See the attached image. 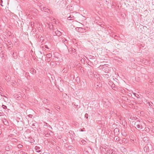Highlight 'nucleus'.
Instances as JSON below:
<instances>
[{"label":"nucleus","mask_w":154,"mask_h":154,"mask_svg":"<svg viewBox=\"0 0 154 154\" xmlns=\"http://www.w3.org/2000/svg\"><path fill=\"white\" fill-rule=\"evenodd\" d=\"M154 146L150 143L147 144L144 148V150L146 152H149L150 154L153 152Z\"/></svg>","instance_id":"nucleus-1"},{"label":"nucleus","mask_w":154,"mask_h":154,"mask_svg":"<svg viewBox=\"0 0 154 154\" xmlns=\"http://www.w3.org/2000/svg\"><path fill=\"white\" fill-rule=\"evenodd\" d=\"M143 123L141 122L137 121V122H135L134 125L136 126V127H137L138 128L142 129L143 128Z\"/></svg>","instance_id":"nucleus-2"},{"label":"nucleus","mask_w":154,"mask_h":154,"mask_svg":"<svg viewBox=\"0 0 154 154\" xmlns=\"http://www.w3.org/2000/svg\"><path fill=\"white\" fill-rule=\"evenodd\" d=\"M54 56L53 57H54L55 58H54V59L56 61H58L59 60L58 57L60 56L59 54L57 53L56 52L54 54Z\"/></svg>","instance_id":"nucleus-3"},{"label":"nucleus","mask_w":154,"mask_h":154,"mask_svg":"<svg viewBox=\"0 0 154 154\" xmlns=\"http://www.w3.org/2000/svg\"><path fill=\"white\" fill-rule=\"evenodd\" d=\"M102 86V84L100 83H95L94 85V87L96 88V89L100 88Z\"/></svg>","instance_id":"nucleus-4"},{"label":"nucleus","mask_w":154,"mask_h":154,"mask_svg":"<svg viewBox=\"0 0 154 154\" xmlns=\"http://www.w3.org/2000/svg\"><path fill=\"white\" fill-rule=\"evenodd\" d=\"M114 135L115 136H117L119 134V128H116L114 130Z\"/></svg>","instance_id":"nucleus-5"},{"label":"nucleus","mask_w":154,"mask_h":154,"mask_svg":"<svg viewBox=\"0 0 154 154\" xmlns=\"http://www.w3.org/2000/svg\"><path fill=\"white\" fill-rule=\"evenodd\" d=\"M104 149L105 150V151H106L107 153L109 154H112L113 151L112 149H109L106 148Z\"/></svg>","instance_id":"nucleus-6"},{"label":"nucleus","mask_w":154,"mask_h":154,"mask_svg":"<svg viewBox=\"0 0 154 154\" xmlns=\"http://www.w3.org/2000/svg\"><path fill=\"white\" fill-rule=\"evenodd\" d=\"M35 149L37 152H40L41 151V148L39 146H35Z\"/></svg>","instance_id":"nucleus-7"},{"label":"nucleus","mask_w":154,"mask_h":154,"mask_svg":"<svg viewBox=\"0 0 154 154\" xmlns=\"http://www.w3.org/2000/svg\"><path fill=\"white\" fill-rule=\"evenodd\" d=\"M38 6H39V8H40L41 11L43 10V9L44 6L43 5L40 3H39L37 5Z\"/></svg>","instance_id":"nucleus-8"},{"label":"nucleus","mask_w":154,"mask_h":154,"mask_svg":"<svg viewBox=\"0 0 154 154\" xmlns=\"http://www.w3.org/2000/svg\"><path fill=\"white\" fill-rule=\"evenodd\" d=\"M30 72L31 73L34 74L36 73V70L34 69V68H31L30 70Z\"/></svg>","instance_id":"nucleus-9"},{"label":"nucleus","mask_w":154,"mask_h":154,"mask_svg":"<svg viewBox=\"0 0 154 154\" xmlns=\"http://www.w3.org/2000/svg\"><path fill=\"white\" fill-rule=\"evenodd\" d=\"M61 41L62 42H64V44L65 45H66L65 44L66 42H67V40L65 38H61Z\"/></svg>","instance_id":"nucleus-10"},{"label":"nucleus","mask_w":154,"mask_h":154,"mask_svg":"<svg viewBox=\"0 0 154 154\" xmlns=\"http://www.w3.org/2000/svg\"><path fill=\"white\" fill-rule=\"evenodd\" d=\"M50 10V9H49L47 8H46L45 7H43V9L42 11H44L48 13L49 12Z\"/></svg>","instance_id":"nucleus-11"},{"label":"nucleus","mask_w":154,"mask_h":154,"mask_svg":"<svg viewBox=\"0 0 154 154\" xmlns=\"http://www.w3.org/2000/svg\"><path fill=\"white\" fill-rule=\"evenodd\" d=\"M74 18V17L72 15H70L69 16L68 18L67 19L68 20H73Z\"/></svg>","instance_id":"nucleus-12"},{"label":"nucleus","mask_w":154,"mask_h":154,"mask_svg":"<svg viewBox=\"0 0 154 154\" xmlns=\"http://www.w3.org/2000/svg\"><path fill=\"white\" fill-rule=\"evenodd\" d=\"M149 140V138L147 137H144L143 138V140L145 142H146Z\"/></svg>","instance_id":"nucleus-13"},{"label":"nucleus","mask_w":154,"mask_h":154,"mask_svg":"<svg viewBox=\"0 0 154 154\" xmlns=\"http://www.w3.org/2000/svg\"><path fill=\"white\" fill-rule=\"evenodd\" d=\"M110 82H111L112 83L111 87L112 88V89L115 90V88H116L115 85L112 81H110Z\"/></svg>","instance_id":"nucleus-14"},{"label":"nucleus","mask_w":154,"mask_h":154,"mask_svg":"<svg viewBox=\"0 0 154 154\" xmlns=\"http://www.w3.org/2000/svg\"><path fill=\"white\" fill-rule=\"evenodd\" d=\"M5 121H3V123L5 125L7 126L8 125L9 123L5 119Z\"/></svg>","instance_id":"nucleus-15"},{"label":"nucleus","mask_w":154,"mask_h":154,"mask_svg":"<svg viewBox=\"0 0 154 154\" xmlns=\"http://www.w3.org/2000/svg\"><path fill=\"white\" fill-rule=\"evenodd\" d=\"M69 51H72V52L75 53L76 51V50L74 48H71L70 49H69Z\"/></svg>","instance_id":"nucleus-16"},{"label":"nucleus","mask_w":154,"mask_h":154,"mask_svg":"<svg viewBox=\"0 0 154 154\" xmlns=\"http://www.w3.org/2000/svg\"><path fill=\"white\" fill-rule=\"evenodd\" d=\"M46 56L48 58H50L52 57V55L51 54L49 53L46 55Z\"/></svg>","instance_id":"nucleus-17"},{"label":"nucleus","mask_w":154,"mask_h":154,"mask_svg":"<svg viewBox=\"0 0 154 154\" xmlns=\"http://www.w3.org/2000/svg\"><path fill=\"white\" fill-rule=\"evenodd\" d=\"M67 68H64V69L62 70V72L63 73H66L67 72Z\"/></svg>","instance_id":"nucleus-18"},{"label":"nucleus","mask_w":154,"mask_h":154,"mask_svg":"<svg viewBox=\"0 0 154 154\" xmlns=\"http://www.w3.org/2000/svg\"><path fill=\"white\" fill-rule=\"evenodd\" d=\"M55 34L58 36H59L61 35V32L59 31H57L55 32Z\"/></svg>","instance_id":"nucleus-19"},{"label":"nucleus","mask_w":154,"mask_h":154,"mask_svg":"<svg viewBox=\"0 0 154 154\" xmlns=\"http://www.w3.org/2000/svg\"><path fill=\"white\" fill-rule=\"evenodd\" d=\"M9 77H10V76H5V80H6V81H8L10 79Z\"/></svg>","instance_id":"nucleus-20"},{"label":"nucleus","mask_w":154,"mask_h":154,"mask_svg":"<svg viewBox=\"0 0 154 154\" xmlns=\"http://www.w3.org/2000/svg\"><path fill=\"white\" fill-rule=\"evenodd\" d=\"M148 104L149 105V106L150 107H151L152 106V105H153V103L151 102H148Z\"/></svg>","instance_id":"nucleus-21"},{"label":"nucleus","mask_w":154,"mask_h":154,"mask_svg":"<svg viewBox=\"0 0 154 154\" xmlns=\"http://www.w3.org/2000/svg\"><path fill=\"white\" fill-rule=\"evenodd\" d=\"M48 27L50 29H52L53 28V25L52 24H48Z\"/></svg>","instance_id":"nucleus-22"},{"label":"nucleus","mask_w":154,"mask_h":154,"mask_svg":"<svg viewBox=\"0 0 154 154\" xmlns=\"http://www.w3.org/2000/svg\"><path fill=\"white\" fill-rule=\"evenodd\" d=\"M23 147V146L22 145H21L20 144H19L17 145V147L18 148H21Z\"/></svg>","instance_id":"nucleus-23"},{"label":"nucleus","mask_w":154,"mask_h":154,"mask_svg":"<svg viewBox=\"0 0 154 154\" xmlns=\"http://www.w3.org/2000/svg\"><path fill=\"white\" fill-rule=\"evenodd\" d=\"M36 125H37V123L36 122H35V123L32 124V125L34 126V128H36V127H35Z\"/></svg>","instance_id":"nucleus-24"},{"label":"nucleus","mask_w":154,"mask_h":154,"mask_svg":"<svg viewBox=\"0 0 154 154\" xmlns=\"http://www.w3.org/2000/svg\"><path fill=\"white\" fill-rule=\"evenodd\" d=\"M88 115L87 113H85V117L86 119H87L88 118Z\"/></svg>","instance_id":"nucleus-25"},{"label":"nucleus","mask_w":154,"mask_h":154,"mask_svg":"<svg viewBox=\"0 0 154 154\" xmlns=\"http://www.w3.org/2000/svg\"><path fill=\"white\" fill-rule=\"evenodd\" d=\"M11 148L9 146H6L5 147V149L7 150L10 149Z\"/></svg>","instance_id":"nucleus-26"},{"label":"nucleus","mask_w":154,"mask_h":154,"mask_svg":"<svg viewBox=\"0 0 154 154\" xmlns=\"http://www.w3.org/2000/svg\"><path fill=\"white\" fill-rule=\"evenodd\" d=\"M2 107H3V108L4 109H7V106L5 105H3L2 106Z\"/></svg>","instance_id":"nucleus-27"},{"label":"nucleus","mask_w":154,"mask_h":154,"mask_svg":"<svg viewBox=\"0 0 154 154\" xmlns=\"http://www.w3.org/2000/svg\"><path fill=\"white\" fill-rule=\"evenodd\" d=\"M2 3L3 1L2 0H0V5L2 7L3 6L2 5Z\"/></svg>","instance_id":"nucleus-28"},{"label":"nucleus","mask_w":154,"mask_h":154,"mask_svg":"<svg viewBox=\"0 0 154 154\" xmlns=\"http://www.w3.org/2000/svg\"><path fill=\"white\" fill-rule=\"evenodd\" d=\"M81 142H82V143L83 144H85V142H86V141L84 140H82Z\"/></svg>","instance_id":"nucleus-29"},{"label":"nucleus","mask_w":154,"mask_h":154,"mask_svg":"<svg viewBox=\"0 0 154 154\" xmlns=\"http://www.w3.org/2000/svg\"><path fill=\"white\" fill-rule=\"evenodd\" d=\"M47 109V110H48V111H49L48 112H49V113H52V111H50V109Z\"/></svg>","instance_id":"nucleus-30"},{"label":"nucleus","mask_w":154,"mask_h":154,"mask_svg":"<svg viewBox=\"0 0 154 154\" xmlns=\"http://www.w3.org/2000/svg\"><path fill=\"white\" fill-rule=\"evenodd\" d=\"M48 13H49L51 14H53V12L50 10L49 11V12Z\"/></svg>","instance_id":"nucleus-31"},{"label":"nucleus","mask_w":154,"mask_h":154,"mask_svg":"<svg viewBox=\"0 0 154 154\" xmlns=\"http://www.w3.org/2000/svg\"><path fill=\"white\" fill-rule=\"evenodd\" d=\"M78 28H79L78 30H79V31H81L83 29V28H82L79 27Z\"/></svg>","instance_id":"nucleus-32"},{"label":"nucleus","mask_w":154,"mask_h":154,"mask_svg":"<svg viewBox=\"0 0 154 154\" xmlns=\"http://www.w3.org/2000/svg\"><path fill=\"white\" fill-rule=\"evenodd\" d=\"M85 129V128H83V129H80L79 131H84V130Z\"/></svg>","instance_id":"nucleus-33"},{"label":"nucleus","mask_w":154,"mask_h":154,"mask_svg":"<svg viewBox=\"0 0 154 154\" xmlns=\"http://www.w3.org/2000/svg\"><path fill=\"white\" fill-rule=\"evenodd\" d=\"M32 115L31 114H29L28 115V116L30 118H32Z\"/></svg>","instance_id":"nucleus-34"},{"label":"nucleus","mask_w":154,"mask_h":154,"mask_svg":"<svg viewBox=\"0 0 154 154\" xmlns=\"http://www.w3.org/2000/svg\"><path fill=\"white\" fill-rule=\"evenodd\" d=\"M104 67H104V68H105V67H107L108 66V65H104L103 66Z\"/></svg>","instance_id":"nucleus-35"},{"label":"nucleus","mask_w":154,"mask_h":154,"mask_svg":"<svg viewBox=\"0 0 154 154\" xmlns=\"http://www.w3.org/2000/svg\"><path fill=\"white\" fill-rule=\"evenodd\" d=\"M55 63L54 62H51V65H53Z\"/></svg>","instance_id":"nucleus-36"},{"label":"nucleus","mask_w":154,"mask_h":154,"mask_svg":"<svg viewBox=\"0 0 154 154\" xmlns=\"http://www.w3.org/2000/svg\"><path fill=\"white\" fill-rule=\"evenodd\" d=\"M118 137L117 136H115L114 137V139H116V140H117L118 139Z\"/></svg>","instance_id":"nucleus-37"},{"label":"nucleus","mask_w":154,"mask_h":154,"mask_svg":"<svg viewBox=\"0 0 154 154\" xmlns=\"http://www.w3.org/2000/svg\"><path fill=\"white\" fill-rule=\"evenodd\" d=\"M112 154H116V153L115 151H113Z\"/></svg>","instance_id":"nucleus-38"},{"label":"nucleus","mask_w":154,"mask_h":154,"mask_svg":"<svg viewBox=\"0 0 154 154\" xmlns=\"http://www.w3.org/2000/svg\"><path fill=\"white\" fill-rule=\"evenodd\" d=\"M3 114H4V113H3L0 112V116H3Z\"/></svg>","instance_id":"nucleus-39"},{"label":"nucleus","mask_w":154,"mask_h":154,"mask_svg":"<svg viewBox=\"0 0 154 154\" xmlns=\"http://www.w3.org/2000/svg\"><path fill=\"white\" fill-rule=\"evenodd\" d=\"M81 61L82 62H84V60L83 59H82L81 60Z\"/></svg>","instance_id":"nucleus-40"},{"label":"nucleus","mask_w":154,"mask_h":154,"mask_svg":"<svg viewBox=\"0 0 154 154\" xmlns=\"http://www.w3.org/2000/svg\"><path fill=\"white\" fill-rule=\"evenodd\" d=\"M104 70L106 71L105 72H108V70L107 72H106V71H107V70H105V69H104Z\"/></svg>","instance_id":"nucleus-41"},{"label":"nucleus","mask_w":154,"mask_h":154,"mask_svg":"<svg viewBox=\"0 0 154 154\" xmlns=\"http://www.w3.org/2000/svg\"><path fill=\"white\" fill-rule=\"evenodd\" d=\"M47 60L48 61H49L50 60V58H48V59H47Z\"/></svg>","instance_id":"nucleus-42"},{"label":"nucleus","mask_w":154,"mask_h":154,"mask_svg":"<svg viewBox=\"0 0 154 154\" xmlns=\"http://www.w3.org/2000/svg\"><path fill=\"white\" fill-rule=\"evenodd\" d=\"M48 127H49L50 128H52L51 127L50 125H49Z\"/></svg>","instance_id":"nucleus-43"},{"label":"nucleus","mask_w":154,"mask_h":154,"mask_svg":"<svg viewBox=\"0 0 154 154\" xmlns=\"http://www.w3.org/2000/svg\"><path fill=\"white\" fill-rule=\"evenodd\" d=\"M81 67V66H80V65H79L78 67Z\"/></svg>","instance_id":"nucleus-44"},{"label":"nucleus","mask_w":154,"mask_h":154,"mask_svg":"<svg viewBox=\"0 0 154 154\" xmlns=\"http://www.w3.org/2000/svg\"><path fill=\"white\" fill-rule=\"evenodd\" d=\"M33 23V22H31V26H32V23Z\"/></svg>","instance_id":"nucleus-45"},{"label":"nucleus","mask_w":154,"mask_h":154,"mask_svg":"<svg viewBox=\"0 0 154 154\" xmlns=\"http://www.w3.org/2000/svg\"><path fill=\"white\" fill-rule=\"evenodd\" d=\"M14 53H13V54H12V56H14L13 55H14Z\"/></svg>","instance_id":"nucleus-46"},{"label":"nucleus","mask_w":154,"mask_h":154,"mask_svg":"<svg viewBox=\"0 0 154 154\" xmlns=\"http://www.w3.org/2000/svg\"><path fill=\"white\" fill-rule=\"evenodd\" d=\"M46 48L48 49H49V48H48L47 47H46Z\"/></svg>","instance_id":"nucleus-47"},{"label":"nucleus","mask_w":154,"mask_h":154,"mask_svg":"<svg viewBox=\"0 0 154 154\" xmlns=\"http://www.w3.org/2000/svg\"><path fill=\"white\" fill-rule=\"evenodd\" d=\"M110 82V81H109V83H110V84H112L111 82Z\"/></svg>","instance_id":"nucleus-48"},{"label":"nucleus","mask_w":154,"mask_h":154,"mask_svg":"<svg viewBox=\"0 0 154 154\" xmlns=\"http://www.w3.org/2000/svg\"><path fill=\"white\" fill-rule=\"evenodd\" d=\"M91 57H93V56H91Z\"/></svg>","instance_id":"nucleus-49"},{"label":"nucleus","mask_w":154,"mask_h":154,"mask_svg":"<svg viewBox=\"0 0 154 154\" xmlns=\"http://www.w3.org/2000/svg\"><path fill=\"white\" fill-rule=\"evenodd\" d=\"M23 154H27V153H23Z\"/></svg>","instance_id":"nucleus-50"}]
</instances>
